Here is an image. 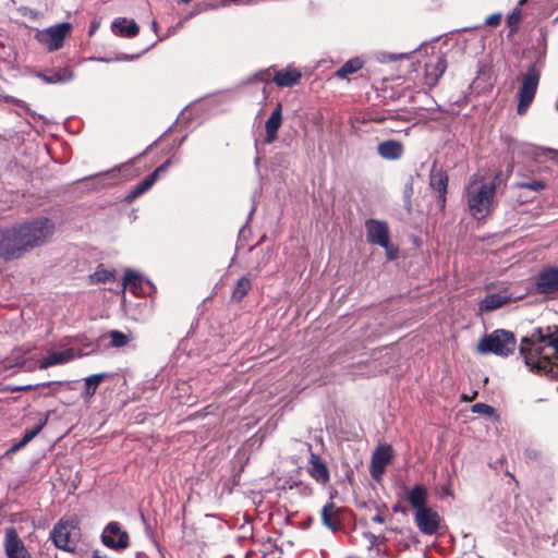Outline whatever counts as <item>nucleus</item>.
Returning <instances> with one entry per match:
<instances>
[{
  "mask_svg": "<svg viewBox=\"0 0 558 558\" xmlns=\"http://www.w3.org/2000/svg\"><path fill=\"white\" fill-rule=\"evenodd\" d=\"M54 225L39 217L0 229V257L17 259L26 252L40 246L53 234Z\"/></svg>",
  "mask_w": 558,
  "mask_h": 558,
  "instance_id": "obj_1",
  "label": "nucleus"
},
{
  "mask_svg": "<svg viewBox=\"0 0 558 558\" xmlns=\"http://www.w3.org/2000/svg\"><path fill=\"white\" fill-rule=\"evenodd\" d=\"M520 353L532 371L558 377V326L537 328L522 340Z\"/></svg>",
  "mask_w": 558,
  "mask_h": 558,
  "instance_id": "obj_2",
  "label": "nucleus"
},
{
  "mask_svg": "<svg viewBox=\"0 0 558 558\" xmlns=\"http://www.w3.org/2000/svg\"><path fill=\"white\" fill-rule=\"evenodd\" d=\"M376 60L380 63H387L388 61H403L405 64L401 66H413L414 70H446L448 68V61L444 53L436 51L434 46L429 44L422 45L418 49H415L408 53H385L380 52L375 56Z\"/></svg>",
  "mask_w": 558,
  "mask_h": 558,
  "instance_id": "obj_3",
  "label": "nucleus"
},
{
  "mask_svg": "<svg viewBox=\"0 0 558 558\" xmlns=\"http://www.w3.org/2000/svg\"><path fill=\"white\" fill-rule=\"evenodd\" d=\"M496 192L495 183H488L478 173L473 174L465 186V198L473 218L484 219L492 210Z\"/></svg>",
  "mask_w": 558,
  "mask_h": 558,
  "instance_id": "obj_4",
  "label": "nucleus"
},
{
  "mask_svg": "<svg viewBox=\"0 0 558 558\" xmlns=\"http://www.w3.org/2000/svg\"><path fill=\"white\" fill-rule=\"evenodd\" d=\"M539 72H519L512 82L515 92L517 113L524 116L530 109L537 93Z\"/></svg>",
  "mask_w": 558,
  "mask_h": 558,
  "instance_id": "obj_5",
  "label": "nucleus"
},
{
  "mask_svg": "<svg viewBox=\"0 0 558 558\" xmlns=\"http://www.w3.org/2000/svg\"><path fill=\"white\" fill-rule=\"evenodd\" d=\"M515 345L517 342L513 333L499 329L482 338L477 344V350L482 354L494 353L507 356L514 351Z\"/></svg>",
  "mask_w": 558,
  "mask_h": 558,
  "instance_id": "obj_6",
  "label": "nucleus"
},
{
  "mask_svg": "<svg viewBox=\"0 0 558 558\" xmlns=\"http://www.w3.org/2000/svg\"><path fill=\"white\" fill-rule=\"evenodd\" d=\"M72 24L63 22L44 29H37L35 39L47 50L56 51L62 48L65 38L72 32Z\"/></svg>",
  "mask_w": 558,
  "mask_h": 558,
  "instance_id": "obj_7",
  "label": "nucleus"
},
{
  "mask_svg": "<svg viewBox=\"0 0 558 558\" xmlns=\"http://www.w3.org/2000/svg\"><path fill=\"white\" fill-rule=\"evenodd\" d=\"M80 532L71 521L60 520L52 529L50 537L59 549L73 551L75 549Z\"/></svg>",
  "mask_w": 558,
  "mask_h": 558,
  "instance_id": "obj_8",
  "label": "nucleus"
},
{
  "mask_svg": "<svg viewBox=\"0 0 558 558\" xmlns=\"http://www.w3.org/2000/svg\"><path fill=\"white\" fill-rule=\"evenodd\" d=\"M102 544L114 550H123L129 546L130 537L118 522H109L101 534Z\"/></svg>",
  "mask_w": 558,
  "mask_h": 558,
  "instance_id": "obj_9",
  "label": "nucleus"
},
{
  "mask_svg": "<svg viewBox=\"0 0 558 558\" xmlns=\"http://www.w3.org/2000/svg\"><path fill=\"white\" fill-rule=\"evenodd\" d=\"M414 522L422 534L434 535L440 526L441 519L437 511L427 507L414 513Z\"/></svg>",
  "mask_w": 558,
  "mask_h": 558,
  "instance_id": "obj_10",
  "label": "nucleus"
},
{
  "mask_svg": "<svg viewBox=\"0 0 558 558\" xmlns=\"http://www.w3.org/2000/svg\"><path fill=\"white\" fill-rule=\"evenodd\" d=\"M535 290L546 295L558 293V268L548 267L541 270L536 277Z\"/></svg>",
  "mask_w": 558,
  "mask_h": 558,
  "instance_id": "obj_11",
  "label": "nucleus"
},
{
  "mask_svg": "<svg viewBox=\"0 0 558 558\" xmlns=\"http://www.w3.org/2000/svg\"><path fill=\"white\" fill-rule=\"evenodd\" d=\"M366 238L369 243L387 247L389 240V228L384 221L369 219L365 223Z\"/></svg>",
  "mask_w": 558,
  "mask_h": 558,
  "instance_id": "obj_12",
  "label": "nucleus"
},
{
  "mask_svg": "<svg viewBox=\"0 0 558 558\" xmlns=\"http://www.w3.org/2000/svg\"><path fill=\"white\" fill-rule=\"evenodd\" d=\"M391 459L392 449L390 446H380L374 451L369 468L371 475L374 480H379L383 476Z\"/></svg>",
  "mask_w": 558,
  "mask_h": 558,
  "instance_id": "obj_13",
  "label": "nucleus"
},
{
  "mask_svg": "<svg viewBox=\"0 0 558 558\" xmlns=\"http://www.w3.org/2000/svg\"><path fill=\"white\" fill-rule=\"evenodd\" d=\"M4 549L8 558H29V553L13 527L5 530Z\"/></svg>",
  "mask_w": 558,
  "mask_h": 558,
  "instance_id": "obj_14",
  "label": "nucleus"
},
{
  "mask_svg": "<svg viewBox=\"0 0 558 558\" xmlns=\"http://www.w3.org/2000/svg\"><path fill=\"white\" fill-rule=\"evenodd\" d=\"M405 499L416 511L427 508L428 490L422 484H416L411 488H404Z\"/></svg>",
  "mask_w": 558,
  "mask_h": 558,
  "instance_id": "obj_15",
  "label": "nucleus"
},
{
  "mask_svg": "<svg viewBox=\"0 0 558 558\" xmlns=\"http://www.w3.org/2000/svg\"><path fill=\"white\" fill-rule=\"evenodd\" d=\"M111 31L116 36L133 38L138 35L140 26L134 20L117 17L111 23Z\"/></svg>",
  "mask_w": 558,
  "mask_h": 558,
  "instance_id": "obj_16",
  "label": "nucleus"
},
{
  "mask_svg": "<svg viewBox=\"0 0 558 558\" xmlns=\"http://www.w3.org/2000/svg\"><path fill=\"white\" fill-rule=\"evenodd\" d=\"M429 185L433 190L438 192V202L440 207L444 208L446 204V193L448 185L447 174L441 169L434 167L429 175Z\"/></svg>",
  "mask_w": 558,
  "mask_h": 558,
  "instance_id": "obj_17",
  "label": "nucleus"
},
{
  "mask_svg": "<svg viewBox=\"0 0 558 558\" xmlns=\"http://www.w3.org/2000/svg\"><path fill=\"white\" fill-rule=\"evenodd\" d=\"M511 300H512V296L508 292V290L489 293L480 303V311L481 312L495 311V310L501 307L502 305L507 304Z\"/></svg>",
  "mask_w": 558,
  "mask_h": 558,
  "instance_id": "obj_18",
  "label": "nucleus"
},
{
  "mask_svg": "<svg viewBox=\"0 0 558 558\" xmlns=\"http://www.w3.org/2000/svg\"><path fill=\"white\" fill-rule=\"evenodd\" d=\"M322 521L331 531H337L341 526V508L333 502L326 504L322 510Z\"/></svg>",
  "mask_w": 558,
  "mask_h": 558,
  "instance_id": "obj_19",
  "label": "nucleus"
},
{
  "mask_svg": "<svg viewBox=\"0 0 558 558\" xmlns=\"http://www.w3.org/2000/svg\"><path fill=\"white\" fill-rule=\"evenodd\" d=\"M75 353L73 349H65L63 351H53L49 352L45 359L41 360L39 364L40 369H46L50 366L64 364L73 360Z\"/></svg>",
  "mask_w": 558,
  "mask_h": 558,
  "instance_id": "obj_20",
  "label": "nucleus"
},
{
  "mask_svg": "<svg viewBox=\"0 0 558 558\" xmlns=\"http://www.w3.org/2000/svg\"><path fill=\"white\" fill-rule=\"evenodd\" d=\"M308 472L318 483L326 484L329 481L328 468L318 454L313 453L311 456Z\"/></svg>",
  "mask_w": 558,
  "mask_h": 558,
  "instance_id": "obj_21",
  "label": "nucleus"
},
{
  "mask_svg": "<svg viewBox=\"0 0 558 558\" xmlns=\"http://www.w3.org/2000/svg\"><path fill=\"white\" fill-rule=\"evenodd\" d=\"M282 117H281V104H277L276 109L272 111L270 117L267 119L265 128H266V143H272L277 137V132L281 125Z\"/></svg>",
  "mask_w": 558,
  "mask_h": 558,
  "instance_id": "obj_22",
  "label": "nucleus"
},
{
  "mask_svg": "<svg viewBox=\"0 0 558 558\" xmlns=\"http://www.w3.org/2000/svg\"><path fill=\"white\" fill-rule=\"evenodd\" d=\"M378 154L385 159H399L403 154V145L398 141H385L378 145Z\"/></svg>",
  "mask_w": 558,
  "mask_h": 558,
  "instance_id": "obj_23",
  "label": "nucleus"
},
{
  "mask_svg": "<svg viewBox=\"0 0 558 558\" xmlns=\"http://www.w3.org/2000/svg\"><path fill=\"white\" fill-rule=\"evenodd\" d=\"M47 84H64L73 80V72H34Z\"/></svg>",
  "mask_w": 558,
  "mask_h": 558,
  "instance_id": "obj_24",
  "label": "nucleus"
},
{
  "mask_svg": "<svg viewBox=\"0 0 558 558\" xmlns=\"http://www.w3.org/2000/svg\"><path fill=\"white\" fill-rule=\"evenodd\" d=\"M142 284H143V277L140 274H137L131 269L125 270L123 283H122L123 290H125L126 288H130L134 294H137L140 292V290L142 289Z\"/></svg>",
  "mask_w": 558,
  "mask_h": 558,
  "instance_id": "obj_25",
  "label": "nucleus"
},
{
  "mask_svg": "<svg viewBox=\"0 0 558 558\" xmlns=\"http://www.w3.org/2000/svg\"><path fill=\"white\" fill-rule=\"evenodd\" d=\"M301 72H275L274 82L280 87H291L299 83Z\"/></svg>",
  "mask_w": 558,
  "mask_h": 558,
  "instance_id": "obj_26",
  "label": "nucleus"
},
{
  "mask_svg": "<svg viewBox=\"0 0 558 558\" xmlns=\"http://www.w3.org/2000/svg\"><path fill=\"white\" fill-rule=\"evenodd\" d=\"M156 182L155 175L149 174L142 182H140L126 196V201L132 202L145 192H147Z\"/></svg>",
  "mask_w": 558,
  "mask_h": 558,
  "instance_id": "obj_27",
  "label": "nucleus"
},
{
  "mask_svg": "<svg viewBox=\"0 0 558 558\" xmlns=\"http://www.w3.org/2000/svg\"><path fill=\"white\" fill-rule=\"evenodd\" d=\"M251 287H252V284H251V281L248 278H246V277L240 278L235 284L233 292H232V295H231L232 300L235 302L242 301V299L251 290Z\"/></svg>",
  "mask_w": 558,
  "mask_h": 558,
  "instance_id": "obj_28",
  "label": "nucleus"
},
{
  "mask_svg": "<svg viewBox=\"0 0 558 558\" xmlns=\"http://www.w3.org/2000/svg\"><path fill=\"white\" fill-rule=\"evenodd\" d=\"M46 422H41L39 423L38 425H36L34 428L29 429V430H26L25 434L23 435L22 439L15 444L11 450L12 451H16L21 448H23L26 444H28L32 439H34L39 433L40 430L44 428Z\"/></svg>",
  "mask_w": 558,
  "mask_h": 558,
  "instance_id": "obj_29",
  "label": "nucleus"
},
{
  "mask_svg": "<svg viewBox=\"0 0 558 558\" xmlns=\"http://www.w3.org/2000/svg\"><path fill=\"white\" fill-rule=\"evenodd\" d=\"M105 374H95L85 378V397L90 398L95 395L99 384L105 378Z\"/></svg>",
  "mask_w": 558,
  "mask_h": 558,
  "instance_id": "obj_30",
  "label": "nucleus"
},
{
  "mask_svg": "<svg viewBox=\"0 0 558 558\" xmlns=\"http://www.w3.org/2000/svg\"><path fill=\"white\" fill-rule=\"evenodd\" d=\"M113 275L114 274L112 271H109L106 269H100V270L95 271L93 275H90V281L93 283L106 282V281L112 279Z\"/></svg>",
  "mask_w": 558,
  "mask_h": 558,
  "instance_id": "obj_31",
  "label": "nucleus"
},
{
  "mask_svg": "<svg viewBox=\"0 0 558 558\" xmlns=\"http://www.w3.org/2000/svg\"><path fill=\"white\" fill-rule=\"evenodd\" d=\"M111 344L116 348L123 347L128 343V337L119 330H112L110 332Z\"/></svg>",
  "mask_w": 558,
  "mask_h": 558,
  "instance_id": "obj_32",
  "label": "nucleus"
},
{
  "mask_svg": "<svg viewBox=\"0 0 558 558\" xmlns=\"http://www.w3.org/2000/svg\"><path fill=\"white\" fill-rule=\"evenodd\" d=\"M364 64L365 61L362 58L356 57L348 60L339 70H361L364 66Z\"/></svg>",
  "mask_w": 558,
  "mask_h": 558,
  "instance_id": "obj_33",
  "label": "nucleus"
},
{
  "mask_svg": "<svg viewBox=\"0 0 558 558\" xmlns=\"http://www.w3.org/2000/svg\"><path fill=\"white\" fill-rule=\"evenodd\" d=\"M517 186L520 189H527V190L538 192L545 187V184L542 181L533 180V181H529V182L518 183Z\"/></svg>",
  "mask_w": 558,
  "mask_h": 558,
  "instance_id": "obj_34",
  "label": "nucleus"
},
{
  "mask_svg": "<svg viewBox=\"0 0 558 558\" xmlns=\"http://www.w3.org/2000/svg\"><path fill=\"white\" fill-rule=\"evenodd\" d=\"M472 412L482 414V415H486V416H490L494 414L495 410H494V408H492L490 405H488L486 403H475L472 407Z\"/></svg>",
  "mask_w": 558,
  "mask_h": 558,
  "instance_id": "obj_35",
  "label": "nucleus"
},
{
  "mask_svg": "<svg viewBox=\"0 0 558 558\" xmlns=\"http://www.w3.org/2000/svg\"><path fill=\"white\" fill-rule=\"evenodd\" d=\"M442 72H424V78L429 87H433L439 80Z\"/></svg>",
  "mask_w": 558,
  "mask_h": 558,
  "instance_id": "obj_36",
  "label": "nucleus"
},
{
  "mask_svg": "<svg viewBox=\"0 0 558 558\" xmlns=\"http://www.w3.org/2000/svg\"><path fill=\"white\" fill-rule=\"evenodd\" d=\"M501 17H502V15L500 13H494V14L489 15L488 17H486L485 24L487 26H498L501 22Z\"/></svg>",
  "mask_w": 558,
  "mask_h": 558,
  "instance_id": "obj_37",
  "label": "nucleus"
},
{
  "mask_svg": "<svg viewBox=\"0 0 558 558\" xmlns=\"http://www.w3.org/2000/svg\"><path fill=\"white\" fill-rule=\"evenodd\" d=\"M170 162H171L170 159L166 160L162 165H160L158 168H156L153 173H150L151 175H155L156 181L158 180L159 175L168 169Z\"/></svg>",
  "mask_w": 558,
  "mask_h": 558,
  "instance_id": "obj_38",
  "label": "nucleus"
},
{
  "mask_svg": "<svg viewBox=\"0 0 558 558\" xmlns=\"http://www.w3.org/2000/svg\"><path fill=\"white\" fill-rule=\"evenodd\" d=\"M170 162H171L170 159L166 160L162 165H160L158 168H156L153 173H150L151 175H155L156 181L158 180L159 175L168 169Z\"/></svg>",
  "mask_w": 558,
  "mask_h": 558,
  "instance_id": "obj_39",
  "label": "nucleus"
},
{
  "mask_svg": "<svg viewBox=\"0 0 558 558\" xmlns=\"http://www.w3.org/2000/svg\"><path fill=\"white\" fill-rule=\"evenodd\" d=\"M519 17H520V9H518L517 11H514L509 17H508V23L510 25L513 24V22H518L519 21Z\"/></svg>",
  "mask_w": 558,
  "mask_h": 558,
  "instance_id": "obj_40",
  "label": "nucleus"
},
{
  "mask_svg": "<svg viewBox=\"0 0 558 558\" xmlns=\"http://www.w3.org/2000/svg\"><path fill=\"white\" fill-rule=\"evenodd\" d=\"M137 57H138V54H124V53H123V54H118V56H116V58H114V59H116V60H133V59H135V58H137Z\"/></svg>",
  "mask_w": 558,
  "mask_h": 558,
  "instance_id": "obj_41",
  "label": "nucleus"
},
{
  "mask_svg": "<svg viewBox=\"0 0 558 558\" xmlns=\"http://www.w3.org/2000/svg\"><path fill=\"white\" fill-rule=\"evenodd\" d=\"M386 250V254L388 256L389 259H393L396 258V252L395 250L390 246V243L388 242V245L387 247H384Z\"/></svg>",
  "mask_w": 558,
  "mask_h": 558,
  "instance_id": "obj_42",
  "label": "nucleus"
},
{
  "mask_svg": "<svg viewBox=\"0 0 558 558\" xmlns=\"http://www.w3.org/2000/svg\"><path fill=\"white\" fill-rule=\"evenodd\" d=\"M372 520H373L374 522H376V523H379V524H381V523H384V522L386 521L385 517H384V515H381L380 513L375 514V515L372 518Z\"/></svg>",
  "mask_w": 558,
  "mask_h": 558,
  "instance_id": "obj_43",
  "label": "nucleus"
},
{
  "mask_svg": "<svg viewBox=\"0 0 558 558\" xmlns=\"http://www.w3.org/2000/svg\"><path fill=\"white\" fill-rule=\"evenodd\" d=\"M349 73H350V72H344V71L336 72L337 76H338L339 78H341V80H345V78H348V74H349Z\"/></svg>",
  "mask_w": 558,
  "mask_h": 558,
  "instance_id": "obj_44",
  "label": "nucleus"
},
{
  "mask_svg": "<svg viewBox=\"0 0 558 558\" xmlns=\"http://www.w3.org/2000/svg\"><path fill=\"white\" fill-rule=\"evenodd\" d=\"M441 493H442L444 495H447V496H452V493H451V489H450V487H449V486H444V487L441 488Z\"/></svg>",
  "mask_w": 558,
  "mask_h": 558,
  "instance_id": "obj_45",
  "label": "nucleus"
},
{
  "mask_svg": "<svg viewBox=\"0 0 558 558\" xmlns=\"http://www.w3.org/2000/svg\"><path fill=\"white\" fill-rule=\"evenodd\" d=\"M270 253H266L263 257V264H266L270 259Z\"/></svg>",
  "mask_w": 558,
  "mask_h": 558,
  "instance_id": "obj_46",
  "label": "nucleus"
},
{
  "mask_svg": "<svg viewBox=\"0 0 558 558\" xmlns=\"http://www.w3.org/2000/svg\"><path fill=\"white\" fill-rule=\"evenodd\" d=\"M151 28H153V31H154L155 33H157V32H158V23H157L156 21H153V23H151Z\"/></svg>",
  "mask_w": 558,
  "mask_h": 558,
  "instance_id": "obj_47",
  "label": "nucleus"
},
{
  "mask_svg": "<svg viewBox=\"0 0 558 558\" xmlns=\"http://www.w3.org/2000/svg\"><path fill=\"white\" fill-rule=\"evenodd\" d=\"M526 1H527V0H520V1H519V5H520V7H523V5L526 3Z\"/></svg>",
  "mask_w": 558,
  "mask_h": 558,
  "instance_id": "obj_48",
  "label": "nucleus"
},
{
  "mask_svg": "<svg viewBox=\"0 0 558 558\" xmlns=\"http://www.w3.org/2000/svg\"><path fill=\"white\" fill-rule=\"evenodd\" d=\"M101 61H105V62H110L112 60V58H107V59H100Z\"/></svg>",
  "mask_w": 558,
  "mask_h": 558,
  "instance_id": "obj_49",
  "label": "nucleus"
},
{
  "mask_svg": "<svg viewBox=\"0 0 558 558\" xmlns=\"http://www.w3.org/2000/svg\"><path fill=\"white\" fill-rule=\"evenodd\" d=\"M192 0H180L182 3H190Z\"/></svg>",
  "mask_w": 558,
  "mask_h": 558,
  "instance_id": "obj_50",
  "label": "nucleus"
},
{
  "mask_svg": "<svg viewBox=\"0 0 558 558\" xmlns=\"http://www.w3.org/2000/svg\"><path fill=\"white\" fill-rule=\"evenodd\" d=\"M21 389H22V388H20V387H19V388H14V389H13V391H19V390H21Z\"/></svg>",
  "mask_w": 558,
  "mask_h": 558,
  "instance_id": "obj_51",
  "label": "nucleus"
},
{
  "mask_svg": "<svg viewBox=\"0 0 558 558\" xmlns=\"http://www.w3.org/2000/svg\"><path fill=\"white\" fill-rule=\"evenodd\" d=\"M254 1H255V0H247L246 2H247V3H252V2H254Z\"/></svg>",
  "mask_w": 558,
  "mask_h": 558,
  "instance_id": "obj_52",
  "label": "nucleus"
}]
</instances>
